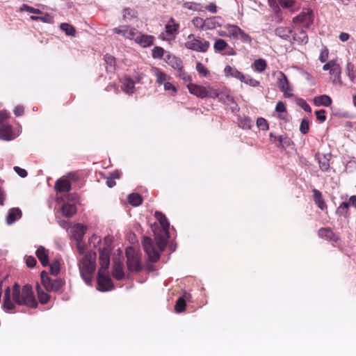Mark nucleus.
Listing matches in <instances>:
<instances>
[{
	"label": "nucleus",
	"instance_id": "nucleus-21",
	"mask_svg": "<svg viewBox=\"0 0 356 356\" xmlns=\"http://www.w3.org/2000/svg\"><path fill=\"white\" fill-rule=\"evenodd\" d=\"M291 32V29L287 26H279L275 29V34L286 40L290 38Z\"/></svg>",
	"mask_w": 356,
	"mask_h": 356
},
{
	"label": "nucleus",
	"instance_id": "nucleus-62",
	"mask_svg": "<svg viewBox=\"0 0 356 356\" xmlns=\"http://www.w3.org/2000/svg\"><path fill=\"white\" fill-rule=\"evenodd\" d=\"M15 172L21 177L24 178L27 176V172L26 170L21 168L18 166L14 167Z\"/></svg>",
	"mask_w": 356,
	"mask_h": 356
},
{
	"label": "nucleus",
	"instance_id": "nucleus-6",
	"mask_svg": "<svg viewBox=\"0 0 356 356\" xmlns=\"http://www.w3.org/2000/svg\"><path fill=\"white\" fill-rule=\"evenodd\" d=\"M128 268L138 272L142 269L140 259L138 252L132 247H128L125 251Z\"/></svg>",
	"mask_w": 356,
	"mask_h": 356
},
{
	"label": "nucleus",
	"instance_id": "nucleus-55",
	"mask_svg": "<svg viewBox=\"0 0 356 356\" xmlns=\"http://www.w3.org/2000/svg\"><path fill=\"white\" fill-rule=\"evenodd\" d=\"M177 73L178 76L185 81L191 82L192 81L191 76L184 72L182 67L180 68V70H177Z\"/></svg>",
	"mask_w": 356,
	"mask_h": 356
},
{
	"label": "nucleus",
	"instance_id": "nucleus-61",
	"mask_svg": "<svg viewBox=\"0 0 356 356\" xmlns=\"http://www.w3.org/2000/svg\"><path fill=\"white\" fill-rule=\"evenodd\" d=\"M298 105L305 111L310 113L312 111L310 106L303 99H300Z\"/></svg>",
	"mask_w": 356,
	"mask_h": 356
},
{
	"label": "nucleus",
	"instance_id": "nucleus-29",
	"mask_svg": "<svg viewBox=\"0 0 356 356\" xmlns=\"http://www.w3.org/2000/svg\"><path fill=\"white\" fill-rule=\"evenodd\" d=\"M112 238L110 236L105 237L104 238V245L102 248H99V256H101L102 253H106L108 252V259L110 261V255L112 250L111 248Z\"/></svg>",
	"mask_w": 356,
	"mask_h": 356
},
{
	"label": "nucleus",
	"instance_id": "nucleus-41",
	"mask_svg": "<svg viewBox=\"0 0 356 356\" xmlns=\"http://www.w3.org/2000/svg\"><path fill=\"white\" fill-rule=\"evenodd\" d=\"M228 47V44L223 39H217L214 43L213 48L216 51H220L225 49Z\"/></svg>",
	"mask_w": 356,
	"mask_h": 356
},
{
	"label": "nucleus",
	"instance_id": "nucleus-18",
	"mask_svg": "<svg viewBox=\"0 0 356 356\" xmlns=\"http://www.w3.org/2000/svg\"><path fill=\"white\" fill-rule=\"evenodd\" d=\"M55 188L58 192H68L71 191V184L67 179H59L56 182Z\"/></svg>",
	"mask_w": 356,
	"mask_h": 356
},
{
	"label": "nucleus",
	"instance_id": "nucleus-30",
	"mask_svg": "<svg viewBox=\"0 0 356 356\" xmlns=\"http://www.w3.org/2000/svg\"><path fill=\"white\" fill-rule=\"evenodd\" d=\"M224 72H225V75L231 76L234 78L239 79L240 81L243 75V74H242L241 72H239L237 69H236L235 67H231L229 65H227L225 67Z\"/></svg>",
	"mask_w": 356,
	"mask_h": 356
},
{
	"label": "nucleus",
	"instance_id": "nucleus-28",
	"mask_svg": "<svg viewBox=\"0 0 356 356\" xmlns=\"http://www.w3.org/2000/svg\"><path fill=\"white\" fill-rule=\"evenodd\" d=\"M217 97L219 98L220 102L223 104H230L234 102V97L229 94V91L225 90L220 92H218Z\"/></svg>",
	"mask_w": 356,
	"mask_h": 356
},
{
	"label": "nucleus",
	"instance_id": "nucleus-33",
	"mask_svg": "<svg viewBox=\"0 0 356 356\" xmlns=\"http://www.w3.org/2000/svg\"><path fill=\"white\" fill-rule=\"evenodd\" d=\"M122 88L126 93H133L134 88V81L130 79H124L123 81H122Z\"/></svg>",
	"mask_w": 356,
	"mask_h": 356
},
{
	"label": "nucleus",
	"instance_id": "nucleus-20",
	"mask_svg": "<svg viewBox=\"0 0 356 356\" xmlns=\"http://www.w3.org/2000/svg\"><path fill=\"white\" fill-rule=\"evenodd\" d=\"M318 236L319 237L324 238L325 240L337 241L338 240L337 237H336L332 232V230L330 228H321L318 230Z\"/></svg>",
	"mask_w": 356,
	"mask_h": 356
},
{
	"label": "nucleus",
	"instance_id": "nucleus-39",
	"mask_svg": "<svg viewBox=\"0 0 356 356\" xmlns=\"http://www.w3.org/2000/svg\"><path fill=\"white\" fill-rule=\"evenodd\" d=\"M253 65L256 72H263L265 70L267 65L264 59L259 58L254 60Z\"/></svg>",
	"mask_w": 356,
	"mask_h": 356
},
{
	"label": "nucleus",
	"instance_id": "nucleus-17",
	"mask_svg": "<svg viewBox=\"0 0 356 356\" xmlns=\"http://www.w3.org/2000/svg\"><path fill=\"white\" fill-rule=\"evenodd\" d=\"M165 60L175 70H180V68L182 67V61L175 56L168 54L165 58Z\"/></svg>",
	"mask_w": 356,
	"mask_h": 356
},
{
	"label": "nucleus",
	"instance_id": "nucleus-10",
	"mask_svg": "<svg viewBox=\"0 0 356 356\" xmlns=\"http://www.w3.org/2000/svg\"><path fill=\"white\" fill-rule=\"evenodd\" d=\"M277 86L280 90L283 92L285 97H292V88L289 85V81L286 75L281 71L277 74Z\"/></svg>",
	"mask_w": 356,
	"mask_h": 356
},
{
	"label": "nucleus",
	"instance_id": "nucleus-35",
	"mask_svg": "<svg viewBox=\"0 0 356 356\" xmlns=\"http://www.w3.org/2000/svg\"><path fill=\"white\" fill-rule=\"evenodd\" d=\"M323 70H330V73H336V74L339 76V64H337L334 60H332L325 63L323 66Z\"/></svg>",
	"mask_w": 356,
	"mask_h": 356
},
{
	"label": "nucleus",
	"instance_id": "nucleus-51",
	"mask_svg": "<svg viewBox=\"0 0 356 356\" xmlns=\"http://www.w3.org/2000/svg\"><path fill=\"white\" fill-rule=\"evenodd\" d=\"M257 127L263 131H266L268 129V124L267 121L263 118H259L257 120Z\"/></svg>",
	"mask_w": 356,
	"mask_h": 356
},
{
	"label": "nucleus",
	"instance_id": "nucleus-15",
	"mask_svg": "<svg viewBox=\"0 0 356 356\" xmlns=\"http://www.w3.org/2000/svg\"><path fill=\"white\" fill-rule=\"evenodd\" d=\"M0 138L5 140H10L13 138L12 128L10 125L0 124Z\"/></svg>",
	"mask_w": 356,
	"mask_h": 356
},
{
	"label": "nucleus",
	"instance_id": "nucleus-56",
	"mask_svg": "<svg viewBox=\"0 0 356 356\" xmlns=\"http://www.w3.org/2000/svg\"><path fill=\"white\" fill-rule=\"evenodd\" d=\"M60 271V265L58 261H56L50 264V273L53 275H56Z\"/></svg>",
	"mask_w": 356,
	"mask_h": 356
},
{
	"label": "nucleus",
	"instance_id": "nucleus-53",
	"mask_svg": "<svg viewBox=\"0 0 356 356\" xmlns=\"http://www.w3.org/2000/svg\"><path fill=\"white\" fill-rule=\"evenodd\" d=\"M21 10L22 11H26V12H29L30 13H33V14H41L42 12L40 11V10L39 9H37V8H34L31 6H29L26 4H23L21 7Z\"/></svg>",
	"mask_w": 356,
	"mask_h": 356
},
{
	"label": "nucleus",
	"instance_id": "nucleus-14",
	"mask_svg": "<svg viewBox=\"0 0 356 356\" xmlns=\"http://www.w3.org/2000/svg\"><path fill=\"white\" fill-rule=\"evenodd\" d=\"M22 211L19 208H13L10 209L7 216L6 222L8 225L13 224L16 220L21 218Z\"/></svg>",
	"mask_w": 356,
	"mask_h": 356
},
{
	"label": "nucleus",
	"instance_id": "nucleus-25",
	"mask_svg": "<svg viewBox=\"0 0 356 356\" xmlns=\"http://www.w3.org/2000/svg\"><path fill=\"white\" fill-rule=\"evenodd\" d=\"M293 40L298 44H303L308 42V36L303 30H300L293 35Z\"/></svg>",
	"mask_w": 356,
	"mask_h": 356
},
{
	"label": "nucleus",
	"instance_id": "nucleus-59",
	"mask_svg": "<svg viewBox=\"0 0 356 356\" xmlns=\"http://www.w3.org/2000/svg\"><path fill=\"white\" fill-rule=\"evenodd\" d=\"M40 21L45 22V23H53L54 19L53 17H51L49 14L46 13L44 15L40 16Z\"/></svg>",
	"mask_w": 356,
	"mask_h": 356
},
{
	"label": "nucleus",
	"instance_id": "nucleus-8",
	"mask_svg": "<svg viewBox=\"0 0 356 356\" xmlns=\"http://www.w3.org/2000/svg\"><path fill=\"white\" fill-rule=\"evenodd\" d=\"M143 246L144 250L148 255L150 261L155 262L159 260L160 257L159 250L154 244L152 240L149 237H144L143 240Z\"/></svg>",
	"mask_w": 356,
	"mask_h": 356
},
{
	"label": "nucleus",
	"instance_id": "nucleus-42",
	"mask_svg": "<svg viewBox=\"0 0 356 356\" xmlns=\"http://www.w3.org/2000/svg\"><path fill=\"white\" fill-rule=\"evenodd\" d=\"M60 29L65 33L67 35L74 36L75 34L74 28L67 24V23H62L60 26Z\"/></svg>",
	"mask_w": 356,
	"mask_h": 356
},
{
	"label": "nucleus",
	"instance_id": "nucleus-52",
	"mask_svg": "<svg viewBox=\"0 0 356 356\" xmlns=\"http://www.w3.org/2000/svg\"><path fill=\"white\" fill-rule=\"evenodd\" d=\"M164 55V49L160 47H155L152 50V56L154 58H161Z\"/></svg>",
	"mask_w": 356,
	"mask_h": 356
},
{
	"label": "nucleus",
	"instance_id": "nucleus-36",
	"mask_svg": "<svg viewBox=\"0 0 356 356\" xmlns=\"http://www.w3.org/2000/svg\"><path fill=\"white\" fill-rule=\"evenodd\" d=\"M128 202L131 205L138 207L142 204L143 199L139 194L131 193L128 196Z\"/></svg>",
	"mask_w": 356,
	"mask_h": 356
},
{
	"label": "nucleus",
	"instance_id": "nucleus-19",
	"mask_svg": "<svg viewBox=\"0 0 356 356\" xmlns=\"http://www.w3.org/2000/svg\"><path fill=\"white\" fill-rule=\"evenodd\" d=\"M314 103L316 106H330L332 104V99L326 95H322L314 97Z\"/></svg>",
	"mask_w": 356,
	"mask_h": 356
},
{
	"label": "nucleus",
	"instance_id": "nucleus-11",
	"mask_svg": "<svg viewBox=\"0 0 356 356\" xmlns=\"http://www.w3.org/2000/svg\"><path fill=\"white\" fill-rule=\"evenodd\" d=\"M114 32L123 37L134 40L135 36L138 33V31L135 29L128 26H120L114 29Z\"/></svg>",
	"mask_w": 356,
	"mask_h": 356
},
{
	"label": "nucleus",
	"instance_id": "nucleus-40",
	"mask_svg": "<svg viewBox=\"0 0 356 356\" xmlns=\"http://www.w3.org/2000/svg\"><path fill=\"white\" fill-rule=\"evenodd\" d=\"M241 81L252 87H257L259 86V82L252 78L250 75L243 74L241 79Z\"/></svg>",
	"mask_w": 356,
	"mask_h": 356
},
{
	"label": "nucleus",
	"instance_id": "nucleus-47",
	"mask_svg": "<svg viewBox=\"0 0 356 356\" xmlns=\"http://www.w3.org/2000/svg\"><path fill=\"white\" fill-rule=\"evenodd\" d=\"M349 202H343L341 205L337 208V213L340 216H345L349 207Z\"/></svg>",
	"mask_w": 356,
	"mask_h": 356
},
{
	"label": "nucleus",
	"instance_id": "nucleus-46",
	"mask_svg": "<svg viewBox=\"0 0 356 356\" xmlns=\"http://www.w3.org/2000/svg\"><path fill=\"white\" fill-rule=\"evenodd\" d=\"M37 291L40 302L41 304H46L49 300V296L47 293L41 291L39 286L37 287Z\"/></svg>",
	"mask_w": 356,
	"mask_h": 356
},
{
	"label": "nucleus",
	"instance_id": "nucleus-3",
	"mask_svg": "<svg viewBox=\"0 0 356 356\" xmlns=\"http://www.w3.org/2000/svg\"><path fill=\"white\" fill-rule=\"evenodd\" d=\"M95 252L88 253L79 262L81 276L88 285L91 284L92 274L95 269Z\"/></svg>",
	"mask_w": 356,
	"mask_h": 356
},
{
	"label": "nucleus",
	"instance_id": "nucleus-50",
	"mask_svg": "<svg viewBox=\"0 0 356 356\" xmlns=\"http://www.w3.org/2000/svg\"><path fill=\"white\" fill-rule=\"evenodd\" d=\"M237 40H240L243 43H250L252 42L251 37L241 29L238 33V38Z\"/></svg>",
	"mask_w": 356,
	"mask_h": 356
},
{
	"label": "nucleus",
	"instance_id": "nucleus-38",
	"mask_svg": "<svg viewBox=\"0 0 356 356\" xmlns=\"http://www.w3.org/2000/svg\"><path fill=\"white\" fill-rule=\"evenodd\" d=\"M153 72L156 77V81L159 85L164 84L166 82L167 75L164 72L156 67L153 68Z\"/></svg>",
	"mask_w": 356,
	"mask_h": 356
},
{
	"label": "nucleus",
	"instance_id": "nucleus-63",
	"mask_svg": "<svg viewBox=\"0 0 356 356\" xmlns=\"http://www.w3.org/2000/svg\"><path fill=\"white\" fill-rule=\"evenodd\" d=\"M28 267L33 268L36 265V259L33 257H28L26 260Z\"/></svg>",
	"mask_w": 356,
	"mask_h": 356
},
{
	"label": "nucleus",
	"instance_id": "nucleus-48",
	"mask_svg": "<svg viewBox=\"0 0 356 356\" xmlns=\"http://www.w3.org/2000/svg\"><path fill=\"white\" fill-rule=\"evenodd\" d=\"M277 140L279 143V146L282 147H289L291 144V140L288 137H284L283 136H279L277 138Z\"/></svg>",
	"mask_w": 356,
	"mask_h": 356
},
{
	"label": "nucleus",
	"instance_id": "nucleus-16",
	"mask_svg": "<svg viewBox=\"0 0 356 356\" xmlns=\"http://www.w3.org/2000/svg\"><path fill=\"white\" fill-rule=\"evenodd\" d=\"M35 254L43 266H47L49 264L48 250L43 246H40Z\"/></svg>",
	"mask_w": 356,
	"mask_h": 356
},
{
	"label": "nucleus",
	"instance_id": "nucleus-2",
	"mask_svg": "<svg viewBox=\"0 0 356 356\" xmlns=\"http://www.w3.org/2000/svg\"><path fill=\"white\" fill-rule=\"evenodd\" d=\"M99 260L100 265L97 277L99 289L102 291H109L113 288V284L111 279L108 275V270L110 265L108 259V252L102 253Z\"/></svg>",
	"mask_w": 356,
	"mask_h": 356
},
{
	"label": "nucleus",
	"instance_id": "nucleus-26",
	"mask_svg": "<svg viewBox=\"0 0 356 356\" xmlns=\"http://www.w3.org/2000/svg\"><path fill=\"white\" fill-rule=\"evenodd\" d=\"M61 211L64 216L69 218L76 213V209L74 204L66 203L62 206Z\"/></svg>",
	"mask_w": 356,
	"mask_h": 356
},
{
	"label": "nucleus",
	"instance_id": "nucleus-45",
	"mask_svg": "<svg viewBox=\"0 0 356 356\" xmlns=\"http://www.w3.org/2000/svg\"><path fill=\"white\" fill-rule=\"evenodd\" d=\"M186 300L184 297H180L176 302L175 309L176 312L180 313L184 311L186 307Z\"/></svg>",
	"mask_w": 356,
	"mask_h": 356
},
{
	"label": "nucleus",
	"instance_id": "nucleus-12",
	"mask_svg": "<svg viewBox=\"0 0 356 356\" xmlns=\"http://www.w3.org/2000/svg\"><path fill=\"white\" fill-rule=\"evenodd\" d=\"M134 40L136 43L139 44L143 47H147L153 44L154 37L149 35L140 34L138 33Z\"/></svg>",
	"mask_w": 356,
	"mask_h": 356
},
{
	"label": "nucleus",
	"instance_id": "nucleus-31",
	"mask_svg": "<svg viewBox=\"0 0 356 356\" xmlns=\"http://www.w3.org/2000/svg\"><path fill=\"white\" fill-rule=\"evenodd\" d=\"M86 227L81 224H76L74 227V237L76 241H82L83 237L86 233Z\"/></svg>",
	"mask_w": 356,
	"mask_h": 356
},
{
	"label": "nucleus",
	"instance_id": "nucleus-1",
	"mask_svg": "<svg viewBox=\"0 0 356 356\" xmlns=\"http://www.w3.org/2000/svg\"><path fill=\"white\" fill-rule=\"evenodd\" d=\"M10 288L7 286L5 289L3 303V308L6 310L14 309L15 308V303L19 305H25L31 308H35L38 306V302L33 295L32 287L29 284L24 285L21 290L20 286L15 283L12 291L13 301L10 298Z\"/></svg>",
	"mask_w": 356,
	"mask_h": 356
},
{
	"label": "nucleus",
	"instance_id": "nucleus-64",
	"mask_svg": "<svg viewBox=\"0 0 356 356\" xmlns=\"http://www.w3.org/2000/svg\"><path fill=\"white\" fill-rule=\"evenodd\" d=\"M104 60L110 67L113 66L115 64V58L111 55H106L104 56Z\"/></svg>",
	"mask_w": 356,
	"mask_h": 356
},
{
	"label": "nucleus",
	"instance_id": "nucleus-13",
	"mask_svg": "<svg viewBox=\"0 0 356 356\" xmlns=\"http://www.w3.org/2000/svg\"><path fill=\"white\" fill-rule=\"evenodd\" d=\"M169 237L168 232H162L158 234H155V241L156 246L159 251H162L166 246L167 241Z\"/></svg>",
	"mask_w": 356,
	"mask_h": 356
},
{
	"label": "nucleus",
	"instance_id": "nucleus-22",
	"mask_svg": "<svg viewBox=\"0 0 356 356\" xmlns=\"http://www.w3.org/2000/svg\"><path fill=\"white\" fill-rule=\"evenodd\" d=\"M330 154H321L318 156L319 167L322 171H327L330 168Z\"/></svg>",
	"mask_w": 356,
	"mask_h": 356
},
{
	"label": "nucleus",
	"instance_id": "nucleus-32",
	"mask_svg": "<svg viewBox=\"0 0 356 356\" xmlns=\"http://www.w3.org/2000/svg\"><path fill=\"white\" fill-rule=\"evenodd\" d=\"M179 24L175 22V20L171 18L165 26V33L168 35H172L179 29Z\"/></svg>",
	"mask_w": 356,
	"mask_h": 356
},
{
	"label": "nucleus",
	"instance_id": "nucleus-5",
	"mask_svg": "<svg viewBox=\"0 0 356 356\" xmlns=\"http://www.w3.org/2000/svg\"><path fill=\"white\" fill-rule=\"evenodd\" d=\"M188 40L185 43L186 48L198 51V52H206L210 47L209 41L201 39L200 37H195L193 34L188 35Z\"/></svg>",
	"mask_w": 356,
	"mask_h": 356
},
{
	"label": "nucleus",
	"instance_id": "nucleus-27",
	"mask_svg": "<svg viewBox=\"0 0 356 356\" xmlns=\"http://www.w3.org/2000/svg\"><path fill=\"white\" fill-rule=\"evenodd\" d=\"M312 193L314 194V200L316 204L318 206L319 209L323 210L325 208L326 205L322 197L321 193L318 190L315 188L312 190Z\"/></svg>",
	"mask_w": 356,
	"mask_h": 356
},
{
	"label": "nucleus",
	"instance_id": "nucleus-24",
	"mask_svg": "<svg viewBox=\"0 0 356 356\" xmlns=\"http://www.w3.org/2000/svg\"><path fill=\"white\" fill-rule=\"evenodd\" d=\"M155 217L157 219V220L159 222L161 227H162V232H168L169 227H170V223L165 216L164 214H163L161 212L156 211L155 212Z\"/></svg>",
	"mask_w": 356,
	"mask_h": 356
},
{
	"label": "nucleus",
	"instance_id": "nucleus-49",
	"mask_svg": "<svg viewBox=\"0 0 356 356\" xmlns=\"http://www.w3.org/2000/svg\"><path fill=\"white\" fill-rule=\"evenodd\" d=\"M192 24L197 29L204 30V19L201 17H194Z\"/></svg>",
	"mask_w": 356,
	"mask_h": 356
},
{
	"label": "nucleus",
	"instance_id": "nucleus-7",
	"mask_svg": "<svg viewBox=\"0 0 356 356\" xmlns=\"http://www.w3.org/2000/svg\"><path fill=\"white\" fill-rule=\"evenodd\" d=\"M40 277L42 285L48 291H58L63 285V282L60 279H52L45 271L41 273Z\"/></svg>",
	"mask_w": 356,
	"mask_h": 356
},
{
	"label": "nucleus",
	"instance_id": "nucleus-57",
	"mask_svg": "<svg viewBox=\"0 0 356 356\" xmlns=\"http://www.w3.org/2000/svg\"><path fill=\"white\" fill-rule=\"evenodd\" d=\"M197 71L202 74L204 76H207L209 74V71L204 67V66L200 62L196 64Z\"/></svg>",
	"mask_w": 356,
	"mask_h": 356
},
{
	"label": "nucleus",
	"instance_id": "nucleus-4",
	"mask_svg": "<svg viewBox=\"0 0 356 356\" xmlns=\"http://www.w3.org/2000/svg\"><path fill=\"white\" fill-rule=\"evenodd\" d=\"M189 92L200 98H217L218 90L211 86H202L195 83H189L187 85Z\"/></svg>",
	"mask_w": 356,
	"mask_h": 356
},
{
	"label": "nucleus",
	"instance_id": "nucleus-23",
	"mask_svg": "<svg viewBox=\"0 0 356 356\" xmlns=\"http://www.w3.org/2000/svg\"><path fill=\"white\" fill-rule=\"evenodd\" d=\"M112 274L113 276L118 280H120L124 277V274L122 270V265L120 262L114 261Z\"/></svg>",
	"mask_w": 356,
	"mask_h": 356
},
{
	"label": "nucleus",
	"instance_id": "nucleus-54",
	"mask_svg": "<svg viewBox=\"0 0 356 356\" xmlns=\"http://www.w3.org/2000/svg\"><path fill=\"white\" fill-rule=\"evenodd\" d=\"M300 131L302 134H306L309 131V122L307 119L303 118L300 125Z\"/></svg>",
	"mask_w": 356,
	"mask_h": 356
},
{
	"label": "nucleus",
	"instance_id": "nucleus-34",
	"mask_svg": "<svg viewBox=\"0 0 356 356\" xmlns=\"http://www.w3.org/2000/svg\"><path fill=\"white\" fill-rule=\"evenodd\" d=\"M224 27L228 31L230 36L234 39H238V33L241 29L236 25L229 24H225Z\"/></svg>",
	"mask_w": 356,
	"mask_h": 356
},
{
	"label": "nucleus",
	"instance_id": "nucleus-9",
	"mask_svg": "<svg viewBox=\"0 0 356 356\" xmlns=\"http://www.w3.org/2000/svg\"><path fill=\"white\" fill-rule=\"evenodd\" d=\"M314 19L313 11L309 8L304 9L300 14L293 19L296 24H302L305 27H309L312 24Z\"/></svg>",
	"mask_w": 356,
	"mask_h": 356
},
{
	"label": "nucleus",
	"instance_id": "nucleus-43",
	"mask_svg": "<svg viewBox=\"0 0 356 356\" xmlns=\"http://www.w3.org/2000/svg\"><path fill=\"white\" fill-rule=\"evenodd\" d=\"M346 74L349 79L354 82L355 79V66L350 62H348L346 65Z\"/></svg>",
	"mask_w": 356,
	"mask_h": 356
},
{
	"label": "nucleus",
	"instance_id": "nucleus-44",
	"mask_svg": "<svg viewBox=\"0 0 356 356\" xmlns=\"http://www.w3.org/2000/svg\"><path fill=\"white\" fill-rule=\"evenodd\" d=\"M136 17V12L131 8H124L122 11V17L125 20H131Z\"/></svg>",
	"mask_w": 356,
	"mask_h": 356
},
{
	"label": "nucleus",
	"instance_id": "nucleus-58",
	"mask_svg": "<svg viewBox=\"0 0 356 356\" xmlns=\"http://www.w3.org/2000/svg\"><path fill=\"white\" fill-rule=\"evenodd\" d=\"M325 111L323 109L316 111L315 114L316 115V118L318 120L321 122H324L326 120V116L325 115Z\"/></svg>",
	"mask_w": 356,
	"mask_h": 356
},
{
	"label": "nucleus",
	"instance_id": "nucleus-60",
	"mask_svg": "<svg viewBox=\"0 0 356 356\" xmlns=\"http://www.w3.org/2000/svg\"><path fill=\"white\" fill-rule=\"evenodd\" d=\"M328 57V51L326 47L323 48L321 51L319 60L321 63H324L327 60Z\"/></svg>",
	"mask_w": 356,
	"mask_h": 356
},
{
	"label": "nucleus",
	"instance_id": "nucleus-37",
	"mask_svg": "<svg viewBox=\"0 0 356 356\" xmlns=\"http://www.w3.org/2000/svg\"><path fill=\"white\" fill-rule=\"evenodd\" d=\"M219 26L216 17H212L204 19V30H211Z\"/></svg>",
	"mask_w": 356,
	"mask_h": 356
}]
</instances>
